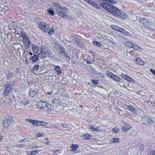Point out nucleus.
Segmentation results:
<instances>
[{
    "label": "nucleus",
    "instance_id": "obj_49",
    "mask_svg": "<svg viewBox=\"0 0 155 155\" xmlns=\"http://www.w3.org/2000/svg\"><path fill=\"white\" fill-rule=\"evenodd\" d=\"M114 27H117V30H118V31L120 32H121V29H123V28H120V27H118L117 26H114Z\"/></svg>",
    "mask_w": 155,
    "mask_h": 155
},
{
    "label": "nucleus",
    "instance_id": "obj_31",
    "mask_svg": "<svg viewBox=\"0 0 155 155\" xmlns=\"http://www.w3.org/2000/svg\"><path fill=\"white\" fill-rule=\"evenodd\" d=\"M146 120L147 122L151 125H153L155 123L154 121L150 118H148Z\"/></svg>",
    "mask_w": 155,
    "mask_h": 155
},
{
    "label": "nucleus",
    "instance_id": "obj_15",
    "mask_svg": "<svg viewBox=\"0 0 155 155\" xmlns=\"http://www.w3.org/2000/svg\"><path fill=\"white\" fill-rule=\"evenodd\" d=\"M32 50H33L34 53H36L38 55L39 53H40L41 49L37 46L34 45H32Z\"/></svg>",
    "mask_w": 155,
    "mask_h": 155
},
{
    "label": "nucleus",
    "instance_id": "obj_25",
    "mask_svg": "<svg viewBox=\"0 0 155 155\" xmlns=\"http://www.w3.org/2000/svg\"><path fill=\"white\" fill-rule=\"evenodd\" d=\"M78 144H74V145H72L71 147H70L72 148L71 151H75L78 148Z\"/></svg>",
    "mask_w": 155,
    "mask_h": 155
},
{
    "label": "nucleus",
    "instance_id": "obj_21",
    "mask_svg": "<svg viewBox=\"0 0 155 155\" xmlns=\"http://www.w3.org/2000/svg\"><path fill=\"white\" fill-rule=\"evenodd\" d=\"M12 82L9 81L8 83H5L4 84V86L5 87H6V88H10L11 89V88L12 85Z\"/></svg>",
    "mask_w": 155,
    "mask_h": 155
},
{
    "label": "nucleus",
    "instance_id": "obj_22",
    "mask_svg": "<svg viewBox=\"0 0 155 155\" xmlns=\"http://www.w3.org/2000/svg\"><path fill=\"white\" fill-rule=\"evenodd\" d=\"M113 76V78L112 79V80H113L118 82H121V79L120 78L114 75V76Z\"/></svg>",
    "mask_w": 155,
    "mask_h": 155
},
{
    "label": "nucleus",
    "instance_id": "obj_55",
    "mask_svg": "<svg viewBox=\"0 0 155 155\" xmlns=\"http://www.w3.org/2000/svg\"><path fill=\"white\" fill-rule=\"evenodd\" d=\"M97 46L99 47H100L101 46L102 44L100 42L97 41Z\"/></svg>",
    "mask_w": 155,
    "mask_h": 155
},
{
    "label": "nucleus",
    "instance_id": "obj_62",
    "mask_svg": "<svg viewBox=\"0 0 155 155\" xmlns=\"http://www.w3.org/2000/svg\"><path fill=\"white\" fill-rule=\"evenodd\" d=\"M2 136L0 134V142L2 141Z\"/></svg>",
    "mask_w": 155,
    "mask_h": 155
},
{
    "label": "nucleus",
    "instance_id": "obj_54",
    "mask_svg": "<svg viewBox=\"0 0 155 155\" xmlns=\"http://www.w3.org/2000/svg\"><path fill=\"white\" fill-rule=\"evenodd\" d=\"M150 71L152 73V74L155 75V70L152 69H150Z\"/></svg>",
    "mask_w": 155,
    "mask_h": 155
},
{
    "label": "nucleus",
    "instance_id": "obj_14",
    "mask_svg": "<svg viewBox=\"0 0 155 155\" xmlns=\"http://www.w3.org/2000/svg\"><path fill=\"white\" fill-rule=\"evenodd\" d=\"M39 54H35L30 58V60H31L32 62H36L38 60L39 58H41V57H39Z\"/></svg>",
    "mask_w": 155,
    "mask_h": 155
},
{
    "label": "nucleus",
    "instance_id": "obj_12",
    "mask_svg": "<svg viewBox=\"0 0 155 155\" xmlns=\"http://www.w3.org/2000/svg\"><path fill=\"white\" fill-rule=\"evenodd\" d=\"M121 76L123 79L131 83H135V81L134 80L127 75L122 74H121Z\"/></svg>",
    "mask_w": 155,
    "mask_h": 155
},
{
    "label": "nucleus",
    "instance_id": "obj_38",
    "mask_svg": "<svg viewBox=\"0 0 155 155\" xmlns=\"http://www.w3.org/2000/svg\"><path fill=\"white\" fill-rule=\"evenodd\" d=\"M46 107H47L48 109L50 110L52 109L53 108V106L50 104H47V103L46 104Z\"/></svg>",
    "mask_w": 155,
    "mask_h": 155
},
{
    "label": "nucleus",
    "instance_id": "obj_8",
    "mask_svg": "<svg viewBox=\"0 0 155 155\" xmlns=\"http://www.w3.org/2000/svg\"><path fill=\"white\" fill-rule=\"evenodd\" d=\"M41 50L40 53L38 54L39 55V57L41 58H45L46 54L48 50V48L45 46H42L41 47Z\"/></svg>",
    "mask_w": 155,
    "mask_h": 155
},
{
    "label": "nucleus",
    "instance_id": "obj_26",
    "mask_svg": "<svg viewBox=\"0 0 155 155\" xmlns=\"http://www.w3.org/2000/svg\"><path fill=\"white\" fill-rule=\"evenodd\" d=\"M124 44L125 46L129 48H132L133 46V44L130 42L127 41L124 43Z\"/></svg>",
    "mask_w": 155,
    "mask_h": 155
},
{
    "label": "nucleus",
    "instance_id": "obj_37",
    "mask_svg": "<svg viewBox=\"0 0 155 155\" xmlns=\"http://www.w3.org/2000/svg\"><path fill=\"white\" fill-rule=\"evenodd\" d=\"M38 153L37 150H35L34 151H32V152H28V155H34L37 154Z\"/></svg>",
    "mask_w": 155,
    "mask_h": 155
},
{
    "label": "nucleus",
    "instance_id": "obj_60",
    "mask_svg": "<svg viewBox=\"0 0 155 155\" xmlns=\"http://www.w3.org/2000/svg\"><path fill=\"white\" fill-rule=\"evenodd\" d=\"M26 139H27L26 138H24L20 141V142L22 143V142L25 141Z\"/></svg>",
    "mask_w": 155,
    "mask_h": 155
},
{
    "label": "nucleus",
    "instance_id": "obj_44",
    "mask_svg": "<svg viewBox=\"0 0 155 155\" xmlns=\"http://www.w3.org/2000/svg\"><path fill=\"white\" fill-rule=\"evenodd\" d=\"M61 126L63 128H67L68 127V124L66 123H64L61 124Z\"/></svg>",
    "mask_w": 155,
    "mask_h": 155
},
{
    "label": "nucleus",
    "instance_id": "obj_2",
    "mask_svg": "<svg viewBox=\"0 0 155 155\" xmlns=\"http://www.w3.org/2000/svg\"><path fill=\"white\" fill-rule=\"evenodd\" d=\"M103 7L113 15L120 18L124 19L127 17V15L124 13V12L118 9L111 5H107L103 4Z\"/></svg>",
    "mask_w": 155,
    "mask_h": 155
},
{
    "label": "nucleus",
    "instance_id": "obj_34",
    "mask_svg": "<svg viewBox=\"0 0 155 155\" xmlns=\"http://www.w3.org/2000/svg\"><path fill=\"white\" fill-rule=\"evenodd\" d=\"M21 102L22 104L24 105H26L29 103V101L24 99V100H22L21 101Z\"/></svg>",
    "mask_w": 155,
    "mask_h": 155
},
{
    "label": "nucleus",
    "instance_id": "obj_27",
    "mask_svg": "<svg viewBox=\"0 0 155 155\" xmlns=\"http://www.w3.org/2000/svg\"><path fill=\"white\" fill-rule=\"evenodd\" d=\"M106 75L111 79L113 78V76L114 75L111 72L109 71H106Z\"/></svg>",
    "mask_w": 155,
    "mask_h": 155
},
{
    "label": "nucleus",
    "instance_id": "obj_13",
    "mask_svg": "<svg viewBox=\"0 0 155 155\" xmlns=\"http://www.w3.org/2000/svg\"><path fill=\"white\" fill-rule=\"evenodd\" d=\"M47 103L45 101H40L37 103L38 109H44L46 106Z\"/></svg>",
    "mask_w": 155,
    "mask_h": 155
},
{
    "label": "nucleus",
    "instance_id": "obj_47",
    "mask_svg": "<svg viewBox=\"0 0 155 155\" xmlns=\"http://www.w3.org/2000/svg\"><path fill=\"white\" fill-rule=\"evenodd\" d=\"M87 3H88L89 4H90L92 5L94 3V2L91 0H87V1H86Z\"/></svg>",
    "mask_w": 155,
    "mask_h": 155
},
{
    "label": "nucleus",
    "instance_id": "obj_3",
    "mask_svg": "<svg viewBox=\"0 0 155 155\" xmlns=\"http://www.w3.org/2000/svg\"><path fill=\"white\" fill-rule=\"evenodd\" d=\"M52 4L54 5L57 14L58 15H61V13L64 12V11H68L67 8L62 6L57 3L54 2Z\"/></svg>",
    "mask_w": 155,
    "mask_h": 155
},
{
    "label": "nucleus",
    "instance_id": "obj_63",
    "mask_svg": "<svg viewBox=\"0 0 155 155\" xmlns=\"http://www.w3.org/2000/svg\"><path fill=\"white\" fill-rule=\"evenodd\" d=\"M149 30L151 31H153V28H149Z\"/></svg>",
    "mask_w": 155,
    "mask_h": 155
},
{
    "label": "nucleus",
    "instance_id": "obj_24",
    "mask_svg": "<svg viewBox=\"0 0 155 155\" xmlns=\"http://www.w3.org/2000/svg\"><path fill=\"white\" fill-rule=\"evenodd\" d=\"M39 65L38 64L35 65L33 68L32 69L31 71L32 72H34L35 71H37L39 69Z\"/></svg>",
    "mask_w": 155,
    "mask_h": 155
},
{
    "label": "nucleus",
    "instance_id": "obj_41",
    "mask_svg": "<svg viewBox=\"0 0 155 155\" xmlns=\"http://www.w3.org/2000/svg\"><path fill=\"white\" fill-rule=\"evenodd\" d=\"M33 122L32 124L36 126H38L39 125H38V121L37 120H33Z\"/></svg>",
    "mask_w": 155,
    "mask_h": 155
},
{
    "label": "nucleus",
    "instance_id": "obj_4",
    "mask_svg": "<svg viewBox=\"0 0 155 155\" xmlns=\"http://www.w3.org/2000/svg\"><path fill=\"white\" fill-rule=\"evenodd\" d=\"M38 24L39 25L38 27L45 33L48 31V30L50 28L49 25L45 23L39 22L38 23Z\"/></svg>",
    "mask_w": 155,
    "mask_h": 155
},
{
    "label": "nucleus",
    "instance_id": "obj_23",
    "mask_svg": "<svg viewBox=\"0 0 155 155\" xmlns=\"http://www.w3.org/2000/svg\"><path fill=\"white\" fill-rule=\"evenodd\" d=\"M91 136L89 134H86L83 135L82 137V138L83 140H86V139H88L89 140L91 139Z\"/></svg>",
    "mask_w": 155,
    "mask_h": 155
},
{
    "label": "nucleus",
    "instance_id": "obj_42",
    "mask_svg": "<svg viewBox=\"0 0 155 155\" xmlns=\"http://www.w3.org/2000/svg\"><path fill=\"white\" fill-rule=\"evenodd\" d=\"M119 140V139L117 138H112L111 140V141L115 143L117 142Z\"/></svg>",
    "mask_w": 155,
    "mask_h": 155
},
{
    "label": "nucleus",
    "instance_id": "obj_45",
    "mask_svg": "<svg viewBox=\"0 0 155 155\" xmlns=\"http://www.w3.org/2000/svg\"><path fill=\"white\" fill-rule=\"evenodd\" d=\"M65 12L66 11H64V12H63L62 13H61V15L59 16L62 17L64 18H65L66 17V14L65 13Z\"/></svg>",
    "mask_w": 155,
    "mask_h": 155
},
{
    "label": "nucleus",
    "instance_id": "obj_29",
    "mask_svg": "<svg viewBox=\"0 0 155 155\" xmlns=\"http://www.w3.org/2000/svg\"><path fill=\"white\" fill-rule=\"evenodd\" d=\"M15 76V75L12 73L9 72L7 74V77L8 79L13 78Z\"/></svg>",
    "mask_w": 155,
    "mask_h": 155
},
{
    "label": "nucleus",
    "instance_id": "obj_5",
    "mask_svg": "<svg viewBox=\"0 0 155 155\" xmlns=\"http://www.w3.org/2000/svg\"><path fill=\"white\" fill-rule=\"evenodd\" d=\"M13 117L12 116H10L8 117L3 120L2 124L4 128H7L11 122L13 121Z\"/></svg>",
    "mask_w": 155,
    "mask_h": 155
},
{
    "label": "nucleus",
    "instance_id": "obj_57",
    "mask_svg": "<svg viewBox=\"0 0 155 155\" xmlns=\"http://www.w3.org/2000/svg\"><path fill=\"white\" fill-rule=\"evenodd\" d=\"M66 58V60L69 61L70 60V58L69 57H68V55H67V56H65Z\"/></svg>",
    "mask_w": 155,
    "mask_h": 155
},
{
    "label": "nucleus",
    "instance_id": "obj_48",
    "mask_svg": "<svg viewBox=\"0 0 155 155\" xmlns=\"http://www.w3.org/2000/svg\"><path fill=\"white\" fill-rule=\"evenodd\" d=\"M31 43V41L29 40V39H28V40H27V42L26 43H25V44H26L27 46L28 47Z\"/></svg>",
    "mask_w": 155,
    "mask_h": 155
},
{
    "label": "nucleus",
    "instance_id": "obj_11",
    "mask_svg": "<svg viewBox=\"0 0 155 155\" xmlns=\"http://www.w3.org/2000/svg\"><path fill=\"white\" fill-rule=\"evenodd\" d=\"M125 109L130 111L132 112H135L136 108L133 107L132 105L129 104H126L124 105Z\"/></svg>",
    "mask_w": 155,
    "mask_h": 155
},
{
    "label": "nucleus",
    "instance_id": "obj_30",
    "mask_svg": "<svg viewBox=\"0 0 155 155\" xmlns=\"http://www.w3.org/2000/svg\"><path fill=\"white\" fill-rule=\"evenodd\" d=\"M46 55L50 58H53L54 57V55L52 52L49 50H48L46 54Z\"/></svg>",
    "mask_w": 155,
    "mask_h": 155
},
{
    "label": "nucleus",
    "instance_id": "obj_1",
    "mask_svg": "<svg viewBox=\"0 0 155 155\" xmlns=\"http://www.w3.org/2000/svg\"><path fill=\"white\" fill-rule=\"evenodd\" d=\"M103 7L113 15L120 18L124 19L127 17V15L124 13V12L118 9L111 5H107L103 4Z\"/></svg>",
    "mask_w": 155,
    "mask_h": 155
},
{
    "label": "nucleus",
    "instance_id": "obj_52",
    "mask_svg": "<svg viewBox=\"0 0 155 155\" xmlns=\"http://www.w3.org/2000/svg\"><path fill=\"white\" fill-rule=\"evenodd\" d=\"M26 121L30 123H31L32 124L33 122V120H32L31 119H27Z\"/></svg>",
    "mask_w": 155,
    "mask_h": 155
},
{
    "label": "nucleus",
    "instance_id": "obj_56",
    "mask_svg": "<svg viewBox=\"0 0 155 155\" xmlns=\"http://www.w3.org/2000/svg\"><path fill=\"white\" fill-rule=\"evenodd\" d=\"M140 148L141 150H143V144H141L140 145Z\"/></svg>",
    "mask_w": 155,
    "mask_h": 155
},
{
    "label": "nucleus",
    "instance_id": "obj_9",
    "mask_svg": "<svg viewBox=\"0 0 155 155\" xmlns=\"http://www.w3.org/2000/svg\"><path fill=\"white\" fill-rule=\"evenodd\" d=\"M131 128V126L129 124L124 122L122 126V131L124 132H126L128 130Z\"/></svg>",
    "mask_w": 155,
    "mask_h": 155
},
{
    "label": "nucleus",
    "instance_id": "obj_32",
    "mask_svg": "<svg viewBox=\"0 0 155 155\" xmlns=\"http://www.w3.org/2000/svg\"><path fill=\"white\" fill-rule=\"evenodd\" d=\"M121 33L123 35L127 36H128L130 35V33L129 32L126 31L124 29H121Z\"/></svg>",
    "mask_w": 155,
    "mask_h": 155
},
{
    "label": "nucleus",
    "instance_id": "obj_20",
    "mask_svg": "<svg viewBox=\"0 0 155 155\" xmlns=\"http://www.w3.org/2000/svg\"><path fill=\"white\" fill-rule=\"evenodd\" d=\"M11 90L10 88H5L4 90V94L5 96H8L11 93Z\"/></svg>",
    "mask_w": 155,
    "mask_h": 155
},
{
    "label": "nucleus",
    "instance_id": "obj_46",
    "mask_svg": "<svg viewBox=\"0 0 155 155\" xmlns=\"http://www.w3.org/2000/svg\"><path fill=\"white\" fill-rule=\"evenodd\" d=\"M148 155H155V150L150 151Z\"/></svg>",
    "mask_w": 155,
    "mask_h": 155
},
{
    "label": "nucleus",
    "instance_id": "obj_28",
    "mask_svg": "<svg viewBox=\"0 0 155 155\" xmlns=\"http://www.w3.org/2000/svg\"><path fill=\"white\" fill-rule=\"evenodd\" d=\"M89 129L93 131H96L98 130V128L95 127L94 125H90L89 126Z\"/></svg>",
    "mask_w": 155,
    "mask_h": 155
},
{
    "label": "nucleus",
    "instance_id": "obj_53",
    "mask_svg": "<svg viewBox=\"0 0 155 155\" xmlns=\"http://www.w3.org/2000/svg\"><path fill=\"white\" fill-rule=\"evenodd\" d=\"M25 147V145L24 144H20V145H18L17 147L19 148H22L24 147Z\"/></svg>",
    "mask_w": 155,
    "mask_h": 155
},
{
    "label": "nucleus",
    "instance_id": "obj_58",
    "mask_svg": "<svg viewBox=\"0 0 155 155\" xmlns=\"http://www.w3.org/2000/svg\"><path fill=\"white\" fill-rule=\"evenodd\" d=\"M97 41H93V45H97Z\"/></svg>",
    "mask_w": 155,
    "mask_h": 155
},
{
    "label": "nucleus",
    "instance_id": "obj_51",
    "mask_svg": "<svg viewBox=\"0 0 155 155\" xmlns=\"http://www.w3.org/2000/svg\"><path fill=\"white\" fill-rule=\"evenodd\" d=\"M118 129L116 128H115L113 129V130L114 132L115 133H117L118 131Z\"/></svg>",
    "mask_w": 155,
    "mask_h": 155
},
{
    "label": "nucleus",
    "instance_id": "obj_7",
    "mask_svg": "<svg viewBox=\"0 0 155 155\" xmlns=\"http://www.w3.org/2000/svg\"><path fill=\"white\" fill-rule=\"evenodd\" d=\"M58 47L59 49V54L61 56H66L68 54L67 52L66 51L65 49L62 46L59 44H57L56 46Z\"/></svg>",
    "mask_w": 155,
    "mask_h": 155
},
{
    "label": "nucleus",
    "instance_id": "obj_6",
    "mask_svg": "<svg viewBox=\"0 0 155 155\" xmlns=\"http://www.w3.org/2000/svg\"><path fill=\"white\" fill-rule=\"evenodd\" d=\"M96 2L97 3H98V4L101 5V6H102V7L105 9H106L104 8L103 7V4H107V5H112L113 6H114L113 5L110 4H107L106 2L108 3H110L111 4H114L115 3V1L113 0H95Z\"/></svg>",
    "mask_w": 155,
    "mask_h": 155
},
{
    "label": "nucleus",
    "instance_id": "obj_36",
    "mask_svg": "<svg viewBox=\"0 0 155 155\" xmlns=\"http://www.w3.org/2000/svg\"><path fill=\"white\" fill-rule=\"evenodd\" d=\"M48 12L51 15H53L54 14V11L51 8H49L48 9Z\"/></svg>",
    "mask_w": 155,
    "mask_h": 155
},
{
    "label": "nucleus",
    "instance_id": "obj_17",
    "mask_svg": "<svg viewBox=\"0 0 155 155\" xmlns=\"http://www.w3.org/2000/svg\"><path fill=\"white\" fill-rule=\"evenodd\" d=\"M135 63L141 65L144 64V63L142 61L140 58H136L135 60Z\"/></svg>",
    "mask_w": 155,
    "mask_h": 155
},
{
    "label": "nucleus",
    "instance_id": "obj_16",
    "mask_svg": "<svg viewBox=\"0 0 155 155\" xmlns=\"http://www.w3.org/2000/svg\"><path fill=\"white\" fill-rule=\"evenodd\" d=\"M21 36L23 38L22 41L24 44L25 45V43H26L27 42V40L29 39L28 36L25 34V33H22L21 34Z\"/></svg>",
    "mask_w": 155,
    "mask_h": 155
},
{
    "label": "nucleus",
    "instance_id": "obj_59",
    "mask_svg": "<svg viewBox=\"0 0 155 155\" xmlns=\"http://www.w3.org/2000/svg\"><path fill=\"white\" fill-rule=\"evenodd\" d=\"M142 124L143 125L147 126V124L146 122H143Z\"/></svg>",
    "mask_w": 155,
    "mask_h": 155
},
{
    "label": "nucleus",
    "instance_id": "obj_40",
    "mask_svg": "<svg viewBox=\"0 0 155 155\" xmlns=\"http://www.w3.org/2000/svg\"><path fill=\"white\" fill-rule=\"evenodd\" d=\"M93 6L95 7V8H97L98 9H99L100 8V6L98 5V4L96 3L95 2H94L93 5H92Z\"/></svg>",
    "mask_w": 155,
    "mask_h": 155
},
{
    "label": "nucleus",
    "instance_id": "obj_43",
    "mask_svg": "<svg viewBox=\"0 0 155 155\" xmlns=\"http://www.w3.org/2000/svg\"><path fill=\"white\" fill-rule=\"evenodd\" d=\"M91 82L94 84H98V81L97 80L96 81L94 80H92L91 81Z\"/></svg>",
    "mask_w": 155,
    "mask_h": 155
},
{
    "label": "nucleus",
    "instance_id": "obj_18",
    "mask_svg": "<svg viewBox=\"0 0 155 155\" xmlns=\"http://www.w3.org/2000/svg\"><path fill=\"white\" fill-rule=\"evenodd\" d=\"M60 68L61 67L59 66H56L55 67L54 70L58 75H60L62 73Z\"/></svg>",
    "mask_w": 155,
    "mask_h": 155
},
{
    "label": "nucleus",
    "instance_id": "obj_35",
    "mask_svg": "<svg viewBox=\"0 0 155 155\" xmlns=\"http://www.w3.org/2000/svg\"><path fill=\"white\" fill-rule=\"evenodd\" d=\"M54 32V29H53V27H52L50 29H49V30H48V31H47V32H48V34L49 35H51V34H53Z\"/></svg>",
    "mask_w": 155,
    "mask_h": 155
},
{
    "label": "nucleus",
    "instance_id": "obj_19",
    "mask_svg": "<svg viewBox=\"0 0 155 155\" xmlns=\"http://www.w3.org/2000/svg\"><path fill=\"white\" fill-rule=\"evenodd\" d=\"M38 90L36 89L34 90L33 91H31L29 94L30 96L32 97H34V96L38 93Z\"/></svg>",
    "mask_w": 155,
    "mask_h": 155
},
{
    "label": "nucleus",
    "instance_id": "obj_33",
    "mask_svg": "<svg viewBox=\"0 0 155 155\" xmlns=\"http://www.w3.org/2000/svg\"><path fill=\"white\" fill-rule=\"evenodd\" d=\"M47 124V123L43 121H38V125L39 126H44L46 125Z\"/></svg>",
    "mask_w": 155,
    "mask_h": 155
},
{
    "label": "nucleus",
    "instance_id": "obj_64",
    "mask_svg": "<svg viewBox=\"0 0 155 155\" xmlns=\"http://www.w3.org/2000/svg\"><path fill=\"white\" fill-rule=\"evenodd\" d=\"M52 93V92H48L47 93V94H48L49 95H50Z\"/></svg>",
    "mask_w": 155,
    "mask_h": 155
},
{
    "label": "nucleus",
    "instance_id": "obj_10",
    "mask_svg": "<svg viewBox=\"0 0 155 155\" xmlns=\"http://www.w3.org/2000/svg\"><path fill=\"white\" fill-rule=\"evenodd\" d=\"M139 22L141 24H143L144 26L147 27L149 25V21L147 19L144 18H140L139 19Z\"/></svg>",
    "mask_w": 155,
    "mask_h": 155
},
{
    "label": "nucleus",
    "instance_id": "obj_61",
    "mask_svg": "<svg viewBox=\"0 0 155 155\" xmlns=\"http://www.w3.org/2000/svg\"><path fill=\"white\" fill-rule=\"evenodd\" d=\"M86 63L87 64H91L92 63L91 62L89 61H87L86 62Z\"/></svg>",
    "mask_w": 155,
    "mask_h": 155
},
{
    "label": "nucleus",
    "instance_id": "obj_39",
    "mask_svg": "<svg viewBox=\"0 0 155 155\" xmlns=\"http://www.w3.org/2000/svg\"><path fill=\"white\" fill-rule=\"evenodd\" d=\"M132 48L134 49L137 50H139L140 49H141L139 46L136 45H133V47H132Z\"/></svg>",
    "mask_w": 155,
    "mask_h": 155
},
{
    "label": "nucleus",
    "instance_id": "obj_50",
    "mask_svg": "<svg viewBox=\"0 0 155 155\" xmlns=\"http://www.w3.org/2000/svg\"><path fill=\"white\" fill-rule=\"evenodd\" d=\"M37 137H41L44 134H43L42 133H38L37 134Z\"/></svg>",
    "mask_w": 155,
    "mask_h": 155
}]
</instances>
